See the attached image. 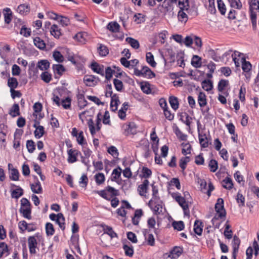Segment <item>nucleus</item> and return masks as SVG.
I'll return each instance as SVG.
<instances>
[{
    "mask_svg": "<svg viewBox=\"0 0 259 259\" xmlns=\"http://www.w3.org/2000/svg\"><path fill=\"white\" fill-rule=\"evenodd\" d=\"M214 208L217 214L211 220L212 224L213 225H214L215 221H217L220 219H223L225 218L226 215V211L224 208V202L222 198H219L217 199Z\"/></svg>",
    "mask_w": 259,
    "mask_h": 259,
    "instance_id": "f257e3e1",
    "label": "nucleus"
},
{
    "mask_svg": "<svg viewBox=\"0 0 259 259\" xmlns=\"http://www.w3.org/2000/svg\"><path fill=\"white\" fill-rule=\"evenodd\" d=\"M171 195L182 207L185 214H186V211L187 210L189 212L188 205L186 202L185 197H182L179 193H174Z\"/></svg>",
    "mask_w": 259,
    "mask_h": 259,
    "instance_id": "f03ea898",
    "label": "nucleus"
},
{
    "mask_svg": "<svg viewBox=\"0 0 259 259\" xmlns=\"http://www.w3.org/2000/svg\"><path fill=\"white\" fill-rule=\"evenodd\" d=\"M52 69L55 75V78H59L66 71L65 67L61 64H53Z\"/></svg>",
    "mask_w": 259,
    "mask_h": 259,
    "instance_id": "7ed1b4c3",
    "label": "nucleus"
},
{
    "mask_svg": "<svg viewBox=\"0 0 259 259\" xmlns=\"http://www.w3.org/2000/svg\"><path fill=\"white\" fill-rule=\"evenodd\" d=\"M149 185V181L147 179H145L143 181L142 184L139 185L137 191L140 196H146V194L148 192Z\"/></svg>",
    "mask_w": 259,
    "mask_h": 259,
    "instance_id": "20e7f679",
    "label": "nucleus"
},
{
    "mask_svg": "<svg viewBox=\"0 0 259 259\" xmlns=\"http://www.w3.org/2000/svg\"><path fill=\"white\" fill-rule=\"evenodd\" d=\"M249 13L250 21L252 24V29L255 30L257 28V14L256 12L254 11V8L249 7Z\"/></svg>",
    "mask_w": 259,
    "mask_h": 259,
    "instance_id": "39448f33",
    "label": "nucleus"
},
{
    "mask_svg": "<svg viewBox=\"0 0 259 259\" xmlns=\"http://www.w3.org/2000/svg\"><path fill=\"white\" fill-rule=\"evenodd\" d=\"M68 155V161L69 163H74L77 160V156L79 154L81 155V153L76 150H73L72 149L67 151Z\"/></svg>",
    "mask_w": 259,
    "mask_h": 259,
    "instance_id": "423d86ee",
    "label": "nucleus"
},
{
    "mask_svg": "<svg viewBox=\"0 0 259 259\" xmlns=\"http://www.w3.org/2000/svg\"><path fill=\"white\" fill-rule=\"evenodd\" d=\"M50 31L51 34L56 39H59L63 35L62 30L56 24H53L51 26Z\"/></svg>",
    "mask_w": 259,
    "mask_h": 259,
    "instance_id": "0eeeda50",
    "label": "nucleus"
},
{
    "mask_svg": "<svg viewBox=\"0 0 259 259\" xmlns=\"http://www.w3.org/2000/svg\"><path fill=\"white\" fill-rule=\"evenodd\" d=\"M188 8H186L185 6L181 7L180 11L178 13V18L179 21L186 23L188 20V17L186 13L184 12V10H188Z\"/></svg>",
    "mask_w": 259,
    "mask_h": 259,
    "instance_id": "6e6552de",
    "label": "nucleus"
},
{
    "mask_svg": "<svg viewBox=\"0 0 259 259\" xmlns=\"http://www.w3.org/2000/svg\"><path fill=\"white\" fill-rule=\"evenodd\" d=\"M156 200H153L152 199H150L148 203V206L150 207V208L153 210L154 214L157 215L159 214L161 212H162V205L160 204H156L154 207H153V203L154 202V203L156 204Z\"/></svg>",
    "mask_w": 259,
    "mask_h": 259,
    "instance_id": "1a4fd4ad",
    "label": "nucleus"
},
{
    "mask_svg": "<svg viewBox=\"0 0 259 259\" xmlns=\"http://www.w3.org/2000/svg\"><path fill=\"white\" fill-rule=\"evenodd\" d=\"M184 248L182 246H174L170 251L171 259L178 258L183 252Z\"/></svg>",
    "mask_w": 259,
    "mask_h": 259,
    "instance_id": "9d476101",
    "label": "nucleus"
},
{
    "mask_svg": "<svg viewBox=\"0 0 259 259\" xmlns=\"http://www.w3.org/2000/svg\"><path fill=\"white\" fill-rule=\"evenodd\" d=\"M111 103H110V108L111 110L113 112H115L117 110V107L118 103H119V100L118 95L116 94L112 95Z\"/></svg>",
    "mask_w": 259,
    "mask_h": 259,
    "instance_id": "9b49d317",
    "label": "nucleus"
},
{
    "mask_svg": "<svg viewBox=\"0 0 259 259\" xmlns=\"http://www.w3.org/2000/svg\"><path fill=\"white\" fill-rule=\"evenodd\" d=\"M5 23L9 24L13 19V13L9 8H6L3 10Z\"/></svg>",
    "mask_w": 259,
    "mask_h": 259,
    "instance_id": "f8f14e48",
    "label": "nucleus"
},
{
    "mask_svg": "<svg viewBox=\"0 0 259 259\" xmlns=\"http://www.w3.org/2000/svg\"><path fill=\"white\" fill-rule=\"evenodd\" d=\"M91 68L92 70L102 76H104V66L103 65H100L98 63L93 62L91 64Z\"/></svg>",
    "mask_w": 259,
    "mask_h": 259,
    "instance_id": "ddd939ff",
    "label": "nucleus"
},
{
    "mask_svg": "<svg viewBox=\"0 0 259 259\" xmlns=\"http://www.w3.org/2000/svg\"><path fill=\"white\" fill-rule=\"evenodd\" d=\"M103 227V231L104 234L108 235L111 238H118L117 234L115 232L113 228L109 226L104 225L102 226Z\"/></svg>",
    "mask_w": 259,
    "mask_h": 259,
    "instance_id": "4468645a",
    "label": "nucleus"
},
{
    "mask_svg": "<svg viewBox=\"0 0 259 259\" xmlns=\"http://www.w3.org/2000/svg\"><path fill=\"white\" fill-rule=\"evenodd\" d=\"M198 138L201 147L207 148L208 147V141L206 134L199 132Z\"/></svg>",
    "mask_w": 259,
    "mask_h": 259,
    "instance_id": "2eb2a0df",
    "label": "nucleus"
},
{
    "mask_svg": "<svg viewBox=\"0 0 259 259\" xmlns=\"http://www.w3.org/2000/svg\"><path fill=\"white\" fill-rule=\"evenodd\" d=\"M120 26L119 24L116 22H110L107 25V29L112 33H116L119 31Z\"/></svg>",
    "mask_w": 259,
    "mask_h": 259,
    "instance_id": "dca6fc26",
    "label": "nucleus"
},
{
    "mask_svg": "<svg viewBox=\"0 0 259 259\" xmlns=\"http://www.w3.org/2000/svg\"><path fill=\"white\" fill-rule=\"evenodd\" d=\"M30 186L31 191L34 193L41 194L42 193V188L39 181L35 182V183L30 184Z\"/></svg>",
    "mask_w": 259,
    "mask_h": 259,
    "instance_id": "f3484780",
    "label": "nucleus"
},
{
    "mask_svg": "<svg viewBox=\"0 0 259 259\" xmlns=\"http://www.w3.org/2000/svg\"><path fill=\"white\" fill-rule=\"evenodd\" d=\"M19 212L23 217L28 220H31V207H22L19 209Z\"/></svg>",
    "mask_w": 259,
    "mask_h": 259,
    "instance_id": "a211bd4d",
    "label": "nucleus"
},
{
    "mask_svg": "<svg viewBox=\"0 0 259 259\" xmlns=\"http://www.w3.org/2000/svg\"><path fill=\"white\" fill-rule=\"evenodd\" d=\"M242 69L243 72H250L252 69V64L250 62L246 60L244 57L241 58Z\"/></svg>",
    "mask_w": 259,
    "mask_h": 259,
    "instance_id": "6ab92c4d",
    "label": "nucleus"
},
{
    "mask_svg": "<svg viewBox=\"0 0 259 259\" xmlns=\"http://www.w3.org/2000/svg\"><path fill=\"white\" fill-rule=\"evenodd\" d=\"M143 77L149 79L155 77V73L147 66H143Z\"/></svg>",
    "mask_w": 259,
    "mask_h": 259,
    "instance_id": "aec40b11",
    "label": "nucleus"
},
{
    "mask_svg": "<svg viewBox=\"0 0 259 259\" xmlns=\"http://www.w3.org/2000/svg\"><path fill=\"white\" fill-rule=\"evenodd\" d=\"M30 10V6L27 4H21L17 9V11L21 15H26Z\"/></svg>",
    "mask_w": 259,
    "mask_h": 259,
    "instance_id": "412c9836",
    "label": "nucleus"
},
{
    "mask_svg": "<svg viewBox=\"0 0 259 259\" xmlns=\"http://www.w3.org/2000/svg\"><path fill=\"white\" fill-rule=\"evenodd\" d=\"M222 186L226 189L231 190L233 188V182L232 179L229 177H227L222 181Z\"/></svg>",
    "mask_w": 259,
    "mask_h": 259,
    "instance_id": "4be33fe9",
    "label": "nucleus"
},
{
    "mask_svg": "<svg viewBox=\"0 0 259 259\" xmlns=\"http://www.w3.org/2000/svg\"><path fill=\"white\" fill-rule=\"evenodd\" d=\"M33 126L34 127L36 128V130L34 132L35 137L37 139H39L42 137L45 134V128L44 126L42 125L36 126V123H34Z\"/></svg>",
    "mask_w": 259,
    "mask_h": 259,
    "instance_id": "5701e85b",
    "label": "nucleus"
},
{
    "mask_svg": "<svg viewBox=\"0 0 259 259\" xmlns=\"http://www.w3.org/2000/svg\"><path fill=\"white\" fill-rule=\"evenodd\" d=\"M231 227V225L229 224V221H227L225 225L224 234L225 238L228 239H230L232 238L233 231L230 229Z\"/></svg>",
    "mask_w": 259,
    "mask_h": 259,
    "instance_id": "b1692460",
    "label": "nucleus"
},
{
    "mask_svg": "<svg viewBox=\"0 0 259 259\" xmlns=\"http://www.w3.org/2000/svg\"><path fill=\"white\" fill-rule=\"evenodd\" d=\"M240 242V239L236 235H234L232 242L233 248L232 253L238 252Z\"/></svg>",
    "mask_w": 259,
    "mask_h": 259,
    "instance_id": "393cba45",
    "label": "nucleus"
},
{
    "mask_svg": "<svg viewBox=\"0 0 259 259\" xmlns=\"http://www.w3.org/2000/svg\"><path fill=\"white\" fill-rule=\"evenodd\" d=\"M34 45L41 50H44L46 49V45L45 41L39 37H36L33 39Z\"/></svg>",
    "mask_w": 259,
    "mask_h": 259,
    "instance_id": "a878e982",
    "label": "nucleus"
},
{
    "mask_svg": "<svg viewBox=\"0 0 259 259\" xmlns=\"http://www.w3.org/2000/svg\"><path fill=\"white\" fill-rule=\"evenodd\" d=\"M201 58L198 55H193L191 59V65L196 68H200L202 65Z\"/></svg>",
    "mask_w": 259,
    "mask_h": 259,
    "instance_id": "bb28decb",
    "label": "nucleus"
},
{
    "mask_svg": "<svg viewBox=\"0 0 259 259\" xmlns=\"http://www.w3.org/2000/svg\"><path fill=\"white\" fill-rule=\"evenodd\" d=\"M202 88L205 91L208 92L213 88V82L210 79H204L201 82Z\"/></svg>",
    "mask_w": 259,
    "mask_h": 259,
    "instance_id": "cd10ccee",
    "label": "nucleus"
},
{
    "mask_svg": "<svg viewBox=\"0 0 259 259\" xmlns=\"http://www.w3.org/2000/svg\"><path fill=\"white\" fill-rule=\"evenodd\" d=\"M169 102L171 108L174 110H177L179 107V102L177 97L171 96L169 97Z\"/></svg>",
    "mask_w": 259,
    "mask_h": 259,
    "instance_id": "c85d7f7f",
    "label": "nucleus"
},
{
    "mask_svg": "<svg viewBox=\"0 0 259 259\" xmlns=\"http://www.w3.org/2000/svg\"><path fill=\"white\" fill-rule=\"evenodd\" d=\"M50 65L48 60H41L37 63V67L41 70H47L50 67Z\"/></svg>",
    "mask_w": 259,
    "mask_h": 259,
    "instance_id": "c756f323",
    "label": "nucleus"
},
{
    "mask_svg": "<svg viewBox=\"0 0 259 259\" xmlns=\"http://www.w3.org/2000/svg\"><path fill=\"white\" fill-rule=\"evenodd\" d=\"M202 222L199 220H196L194 225V232L199 236L201 235L202 233Z\"/></svg>",
    "mask_w": 259,
    "mask_h": 259,
    "instance_id": "7c9ffc66",
    "label": "nucleus"
},
{
    "mask_svg": "<svg viewBox=\"0 0 259 259\" xmlns=\"http://www.w3.org/2000/svg\"><path fill=\"white\" fill-rule=\"evenodd\" d=\"M198 102L200 107H203L207 104L206 97L204 93L200 92L198 97Z\"/></svg>",
    "mask_w": 259,
    "mask_h": 259,
    "instance_id": "2f4dec72",
    "label": "nucleus"
},
{
    "mask_svg": "<svg viewBox=\"0 0 259 259\" xmlns=\"http://www.w3.org/2000/svg\"><path fill=\"white\" fill-rule=\"evenodd\" d=\"M152 175V171L150 169L147 167H143L141 174L139 175V177L141 178H145L148 179L151 177Z\"/></svg>",
    "mask_w": 259,
    "mask_h": 259,
    "instance_id": "473e14b6",
    "label": "nucleus"
},
{
    "mask_svg": "<svg viewBox=\"0 0 259 259\" xmlns=\"http://www.w3.org/2000/svg\"><path fill=\"white\" fill-rule=\"evenodd\" d=\"M23 194V189L20 187H17V188L12 191L11 193V196L12 198L18 199L22 196Z\"/></svg>",
    "mask_w": 259,
    "mask_h": 259,
    "instance_id": "72a5a7b5",
    "label": "nucleus"
},
{
    "mask_svg": "<svg viewBox=\"0 0 259 259\" xmlns=\"http://www.w3.org/2000/svg\"><path fill=\"white\" fill-rule=\"evenodd\" d=\"M125 40L133 48L138 49L140 48L139 42L137 39L131 37H127L126 38Z\"/></svg>",
    "mask_w": 259,
    "mask_h": 259,
    "instance_id": "f704fd0d",
    "label": "nucleus"
},
{
    "mask_svg": "<svg viewBox=\"0 0 259 259\" xmlns=\"http://www.w3.org/2000/svg\"><path fill=\"white\" fill-rule=\"evenodd\" d=\"M146 60L147 62L150 64L152 67H155L156 63L154 61V56L151 52H148L146 55Z\"/></svg>",
    "mask_w": 259,
    "mask_h": 259,
    "instance_id": "c9c22d12",
    "label": "nucleus"
},
{
    "mask_svg": "<svg viewBox=\"0 0 259 259\" xmlns=\"http://www.w3.org/2000/svg\"><path fill=\"white\" fill-rule=\"evenodd\" d=\"M171 225L175 230H177L179 231L184 230L185 228L184 223L182 221H174L172 222Z\"/></svg>",
    "mask_w": 259,
    "mask_h": 259,
    "instance_id": "e433bc0d",
    "label": "nucleus"
},
{
    "mask_svg": "<svg viewBox=\"0 0 259 259\" xmlns=\"http://www.w3.org/2000/svg\"><path fill=\"white\" fill-rule=\"evenodd\" d=\"M8 85L10 88L11 90H13L17 88L18 82L15 77H9L8 80Z\"/></svg>",
    "mask_w": 259,
    "mask_h": 259,
    "instance_id": "4c0bfd02",
    "label": "nucleus"
},
{
    "mask_svg": "<svg viewBox=\"0 0 259 259\" xmlns=\"http://www.w3.org/2000/svg\"><path fill=\"white\" fill-rule=\"evenodd\" d=\"M122 248L124 250L125 255L129 257H132L133 256L134 251L132 245L129 246L127 245L124 244L123 245Z\"/></svg>",
    "mask_w": 259,
    "mask_h": 259,
    "instance_id": "58836bf2",
    "label": "nucleus"
},
{
    "mask_svg": "<svg viewBox=\"0 0 259 259\" xmlns=\"http://www.w3.org/2000/svg\"><path fill=\"white\" fill-rule=\"evenodd\" d=\"M229 84V81L228 80L221 79L218 84V90L219 92H222L225 88L228 86Z\"/></svg>",
    "mask_w": 259,
    "mask_h": 259,
    "instance_id": "ea45409f",
    "label": "nucleus"
},
{
    "mask_svg": "<svg viewBox=\"0 0 259 259\" xmlns=\"http://www.w3.org/2000/svg\"><path fill=\"white\" fill-rule=\"evenodd\" d=\"M19 172L18 170L15 168H12L10 170V179L13 181H18L19 178Z\"/></svg>",
    "mask_w": 259,
    "mask_h": 259,
    "instance_id": "a19ab883",
    "label": "nucleus"
},
{
    "mask_svg": "<svg viewBox=\"0 0 259 259\" xmlns=\"http://www.w3.org/2000/svg\"><path fill=\"white\" fill-rule=\"evenodd\" d=\"M98 48V51L99 55L101 56H106L109 54L108 48L103 44H100Z\"/></svg>",
    "mask_w": 259,
    "mask_h": 259,
    "instance_id": "79ce46f5",
    "label": "nucleus"
},
{
    "mask_svg": "<svg viewBox=\"0 0 259 259\" xmlns=\"http://www.w3.org/2000/svg\"><path fill=\"white\" fill-rule=\"evenodd\" d=\"M161 7L164 9L163 13L164 14H166L168 12H171L174 10V6L172 4L169 2L165 3L164 2V4L161 5Z\"/></svg>",
    "mask_w": 259,
    "mask_h": 259,
    "instance_id": "37998d69",
    "label": "nucleus"
},
{
    "mask_svg": "<svg viewBox=\"0 0 259 259\" xmlns=\"http://www.w3.org/2000/svg\"><path fill=\"white\" fill-rule=\"evenodd\" d=\"M95 180L96 184L98 185L102 184L105 180V178L104 174L99 172L95 176Z\"/></svg>",
    "mask_w": 259,
    "mask_h": 259,
    "instance_id": "c03bdc74",
    "label": "nucleus"
},
{
    "mask_svg": "<svg viewBox=\"0 0 259 259\" xmlns=\"http://www.w3.org/2000/svg\"><path fill=\"white\" fill-rule=\"evenodd\" d=\"M53 57L54 60L58 63H62L64 61V56L59 51H54Z\"/></svg>",
    "mask_w": 259,
    "mask_h": 259,
    "instance_id": "a18cd8bd",
    "label": "nucleus"
},
{
    "mask_svg": "<svg viewBox=\"0 0 259 259\" xmlns=\"http://www.w3.org/2000/svg\"><path fill=\"white\" fill-rule=\"evenodd\" d=\"M46 233L48 236L53 235L55 233V229L53 224L47 223L46 224Z\"/></svg>",
    "mask_w": 259,
    "mask_h": 259,
    "instance_id": "49530a36",
    "label": "nucleus"
},
{
    "mask_svg": "<svg viewBox=\"0 0 259 259\" xmlns=\"http://www.w3.org/2000/svg\"><path fill=\"white\" fill-rule=\"evenodd\" d=\"M232 8L240 10L242 8V5L240 0H228Z\"/></svg>",
    "mask_w": 259,
    "mask_h": 259,
    "instance_id": "de8ad7c7",
    "label": "nucleus"
},
{
    "mask_svg": "<svg viewBox=\"0 0 259 259\" xmlns=\"http://www.w3.org/2000/svg\"><path fill=\"white\" fill-rule=\"evenodd\" d=\"M152 191V198L153 200H159L160 197L158 196V189L157 186L154 185V184H151Z\"/></svg>",
    "mask_w": 259,
    "mask_h": 259,
    "instance_id": "09e8293b",
    "label": "nucleus"
},
{
    "mask_svg": "<svg viewBox=\"0 0 259 259\" xmlns=\"http://www.w3.org/2000/svg\"><path fill=\"white\" fill-rule=\"evenodd\" d=\"M218 8L220 13L224 15L226 12V6L222 0H217Z\"/></svg>",
    "mask_w": 259,
    "mask_h": 259,
    "instance_id": "8fccbe9b",
    "label": "nucleus"
},
{
    "mask_svg": "<svg viewBox=\"0 0 259 259\" xmlns=\"http://www.w3.org/2000/svg\"><path fill=\"white\" fill-rule=\"evenodd\" d=\"M86 36V33L80 32L76 34L73 37V38L81 43H84L85 41V36Z\"/></svg>",
    "mask_w": 259,
    "mask_h": 259,
    "instance_id": "3c124183",
    "label": "nucleus"
},
{
    "mask_svg": "<svg viewBox=\"0 0 259 259\" xmlns=\"http://www.w3.org/2000/svg\"><path fill=\"white\" fill-rule=\"evenodd\" d=\"M76 140L79 145H87V142L83 136V132L80 131L78 133V135L76 137Z\"/></svg>",
    "mask_w": 259,
    "mask_h": 259,
    "instance_id": "603ef678",
    "label": "nucleus"
},
{
    "mask_svg": "<svg viewBox=\"0 0 259 259\" xmlns=\"http://www.w3.org/2000/svg\"><path fill=\"white\" fill-rule=\"evenodd\" d=\"M237 202L239 204V206L242 207L245 205V197L239 191L236 196Z\"/></svg>",
    "mask_w": 259,
    "mask_h": 259,
    "instance_id": "864d4df0",
    "label": "nucleus"
},
{
    "mask_svg": "<svg viewBox=\"0 0 259 259\" xmlns=\"http://www.w3.org/2000/svg\"><path fill=\"white\" fill-rule=\"evenodd\" d=\"M38 69L37 65L35 66V64L34 61H32L30 63L29 65V69L28 71L29 73L33 72V75H36L38 73Z\"/></svg>",
    "mask_w": 259,
    "mask_h": 259,
    "instance_id": "5fc2aeb1",
    "label": "nucleus"
},
{
    "mask_svg": "<svg viewBox=\"0 0 259 259\" xmlns=\"http://www.w3.org/2000/svg\"><path fill=\"white\" fill-rule=\"evenodd\" d=\"M5 252H8L9 254L8 245L4 242H0V258L2 257Z\"/></svg>",
    "mask_w": 259,
    "mask_h": 259,
    "instance_id": "6e6d98bb",
    "label": "nucleus"
},
{
    "mask_svg": "<svg viewBox=\"0 0 259 259\" xmlns=\"http://www.w3.org/2000/svg\"><path fill=\"white\" fill-rule=\"evenodd\" d=\"M145 16L141 14V13H137L134 15V21L136 22L137 24H140L143 23L145 21Z\"/></svg>",
    "mask_w": 259,
    "mask_h": 259,
    "instance_id": "4d7b16f0",
    "label": "nucleus"
},
{
    "mask_svg": "<svg viewBox=\"0 0 259 259\" xmlns=\"http://www.w3.org/2000/svg\"><path fill=\"white\" fill-rule=\"evenodd\" d=\"M107 151L114 158H117L119 155V152L118 151L117 149L114 146H110L108 148Z\"/></svg>",
    "mask_w": 259,
    "mask_h": 259,
    "instance_id": "13d9d810",
    "label": "nucleus"
},
{
    "mask_svg": "<svg viewBox=\"0 0 259 259\" xmlns=\"http://www.w3.org/2000/svg\"><path fill=\"white\" fill-rule=\"evenodd\" d=\"M113 84L115 87V89L118 91L120 92L122 90L123 88V84L122 82L118 79L115 78L113 79Z\"/></svg>",
    "mask_w": 259,
    "mask_h": 259,
    "instance_id": "bf43d9fd",
    "label": "nucleus"
},
{
    "mask_svg": "<svg viewBox=\"0 0 259 259\" xmlns=\"http://www.w3.org/2000/svg\"><path fill=\"white\" fill-rule=\"evenodd\" d=\"M26 147L29 153H33L35 149V145L33 141L32 140H27L26 142Z\"/></svg>",
    "mask_w": 259,
    "mask_h": 259,
    "instance_id": "052dcab7",
    "label": "nucleus"
},
{
    "mask_svg": "<svg viewBox=\"0 0 259 259\" xmlns=\"http://www.w3.org/2000/svg\"><path fill=\"white\" fill-rule=\"evenodd\" d=\"M41 79L45 82L49 83L52 79V75L47 71L42 72Z\"/></svg>",
    "mask_w": 259,
    "mask_h": 259,
    "instance_id": "680f3d73",
    "label": "nucleus"
},
{
    "mask_svg": "<svg viewBox=\"0 0 259 259\" xmlns=\"http://www.w3.org/2000/svg\"><path fill=\"white\" fill-rule=\"evenodd\" d=\"M141 89L142 92L146 94H149L151 93V89L150 88V83L148 82H145L144 84L142 83Z\"/></svg>",
    "mask_w": 259,
    "mask_h": 259,
    "instance_id": "e2e57ef3",
    "label": "nucleus"
},
{
    "mask_svg": "<svg viewBox=\"0 0 259 259\" xmlns=\"http://www.w3.org/2000/svg\"><path fill=\"white\" fill-rule=\"evenodd\" d=\"M208 166L210 168V170L211 172H215L218 168V163L217 161L214 159H211L209 162Z\"/></svg>",
    "mask_w": 259,
    "mask_h": 259,
    "instance_id": "0e129e2a",
    "label": "nucleus"
},
{
    "mask_svg": "<svg viewBox=\"0 0 259 259\" xmlns=\"http://www.w3.org/2000/svg\"><path fill=\"white\" fill-rule=\"evenodd\" d=\"M71 99L67 97L65 99L62 100V105L65 109H69L71 107Z\"/></svg>",
    "mask_w": 259,
    "mask_h": 259,
    "instance_id": "69168bd1",
    "label": "nucleus"
},
{
    "mask_svg": "<svg viewBox=\"0 0 259 259\" xmlns=\"http://www.w3.org/2000/svg\"><path fill=\"white\" fill-rule=\"evenodd\" d=\"M106 190L107 192L111 193V197H116L119 195V192L118 190L115 189L114 188L108 186L106 187Z\"/></svg>",
    "mask_w": 259,
    "mask_h": 259,
    "instance_id": "338daca9",
    "label": "nucleus"
},
{
    "mask_svg": "<svg viewBox=\"0 0 259 259\" xmlns=\"http://www.w3.org/2000/svg\"><path fill=\"white\" fill-rule=\"evenodd\" d=\"M115 72L110 67H107L105 69V78L106 80H109L113 76V74Z\"/></svg>",
    "mask_w": 259,
    "mask_h": 259,
    "instance_id": "774afa93",
    "label": "nucleus"
}]
</instances>
